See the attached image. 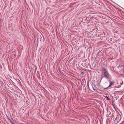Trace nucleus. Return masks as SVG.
I'll return each mask as SVG.
<instances>
[{
	"instance_id": "f257e3e1",
	"label": "nucleus",
	"mask_w": 124,
	"mask_h": 124,
	"mask_svg": "<svg viewBox=\"0 0 124 124\" xmlns=\"http://www.w3.org/2000/svg\"><path fill=\"white\" fill-rule=\"evenodd\" d=\"M103 70L104 76L106 78L109 79V75L107 70L104 68H103Z\"/></svg>"
},
{
	"instance_id": "39448f33",
	"label": "nucleus",
	"mask_w": 124,
	"mask_h": 124,
	"mask_svg": "<svg viewBox=\"0 0 124 124\" xmlns=\"http://www.w3.org/2000/svg\"><path fill=\"white\" fill-rule=\"evenodd\" d=\"M103 78V77H102L101 78V79L102 78Z\"/></svg>"
},
{
	"instance_id": "7ed1b4c3",
	"label": "nucleus",
	"mask_w": 124,
	"mask_h": 124,
	"mask_svg": "<svg viewBox=\"0 0 124 124\" xmlns=\"http://www.w3.org/2000/svg\"><path fill=\"white\" fill-rule=\"evenodd\" d=\"M10 122L12 124H15L12 121H11V120H10Z\"/></svg>"
},
{
	"instance_id": "f03ea898",
	"label": "nucleus",
	"mask_w": 124,
	"mask_h": 124,
	"mask_svg": "<svg viewBox=\"0 0 124 124\" xmlns=\"http://www.w3.org/2000/svg\"><path fill=\"white\" fill-rule=\"evenodd\" d=\"M114 83V82L111 81L109 83V85L108 87L110 86L111 85H112Z\"/></svg>"
},
{
	"instance_id": "20e7f679",
	"label": "nucleus",
	"mask_w": 124,
	"mask_h": 124,
	"mask_svg": "<svg viewBox=\"0 0 124 124\" xmlns=\"http://www.w3.org/2000/svg\"><path fill=\"white\" fill-rule=\"evenodd\" d=\"M106 99H107L108 100H109V98L107 97H106Z\"/></svg>"
}]
</instances>
